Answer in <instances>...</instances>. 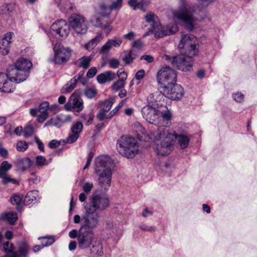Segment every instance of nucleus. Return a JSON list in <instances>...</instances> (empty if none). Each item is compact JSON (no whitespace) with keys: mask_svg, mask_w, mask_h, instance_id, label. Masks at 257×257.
<instances>
[{"mask_svg":"<svg viewBox=\"0 0 257 257\" xmlns=\"http://www.w3.org/2000/svg\"><path fill=\"white\" fill-rule=\"evenodd\" d=\"M71 238H77L78 247L81 249L89 248L91 257H101L103 254L102 244L99 241H93L94 232L87 231L81 229H74L69 232Z\"/></svg>","mask_w":257,"mask_h":257,"instance_id":"nucleus-1","label":"nucleus"},{"mask_svg":"<svg viewBox=\"0 0 257 257\" xmlns=\"http://www.w3.org/2000/svg\"><path fill=\"white\" fill-rule=\"evenodd\" d=\"M94 170L98 176V183L100 187L107 190L111 184L113 161L108 155H101L95 159Z\"/></svg>","mask_w":257,"mask_h":257,"instance_id":"nucleus-2","label":"nucleus"},{"mask_svg":"<svg viewBox=\"0 0 257 257\" xmlns=\"http://www.w3.org/2000/svg\"><path fill=\"white\" fill-rule=\"evenodd\" d=\"M143 117L149 123L162 127L169 123L171 118V113L165 106L164 109H159L149 103L142 109Z\"/></svg>","mask_w":257,"mask_h":257,"instance_id":"nucleus-3","label":"nucleus"},{"mask_svg":"<svg viewBox=\"0 0 257 257\" xmlns=\"http://www.w3.org/2000/svg\"><path fill=\"white\" fill-rule=\"evenodd\" d=\"M154 148L158 155L167 156L174 149V135L167 128L159 127L154 140Z\"/></svg>","mask_w":257,"mask_h":257,"instance_id":"nucleus-4","label":"nucleus"},{"mask_svg":"<svg viewBox=\"0 0 257 257\" xmlns=\"http://www.w3.org/2000/svg\"><path fill=\"white\" fill-rule=\"evenodd\" d=\"M197 14L194 7L188 6L186 0H179L178 10L173 12L174 18L189 31L193 30L194 22L202 19L197 17Z\"/></svg>","mask_w":257,"mask_h":257,"instance_id":"nucleus-5","label":"nucleus"},{"mask_svg":"<svg viewBox=\"0 0 257 257\" xmlns=\"http://www.w3.org/2000/svg\"><path fill=\"white\" fill-rule=\"evenodd\" d=\"M32 67V63L30 61L21 58L17 60L14 65L8 67L9 75L11 77H15L16 83H21L29 76V71Z\"/></svg>","mask_w":257,"mask_h":257,"instance_id":"nucleus-6","label":"nucleus"},{"mask_svg":"<svg viewBox=\"0 0 257 257\" xmlns=\"http://www.w3.org/2000/svg\"><path fill=\"white\" fill-rule=\"evenodd\" d=\"M116 149L122 156L133 158L138 153L139 146L134 138L123 136L117 140Z\"/></svg>","mask_w":257,"mask_h":257,"instance_id":"nucleus-7","label":"nucleus"},{"mask_svg":"<svg viewBox=\"0 0 257 257\" xmlns=\"http://www.w3.org/2000/svg\"><path fill=\"white\" fill-rule=\"evenodd\" d=\"M110 201L107 195L103 193H93L89 199V202L85 206L87 209L93 212L97 210H104L109 206Z\"/></svg>","mask_w":257,"mask_h":257,"instance_id":"nucleus-8","label":"nucleus"},{"mask_svg":"<svg viewBox=\"0 0 257 257\" xmlns=\"http://www.w3.org/2000/svg\"><path fill=\"white\" fill-rule=\"evenodd\" d=\"M196 44V38L194 36L183 35L182 36L178 48L182 55L196 56L198 53Z\"/></svg>","mask_w":257,"mask_h":257,"instance_id":"nucleus-9","label":"nucleus"},{"mask_svg":"<svg viewBox=\"0 0 257 257\" xmlns=\"http://www.w3.org/2000/svg\"><path fill=\"white\" fill-rule=\"evenodd\" d=\"M85 209V212L81 217L79 229L94 232V230L99 224L100 215L98 212H93L87 209Z\"/></svg>","mask_w":257,"mask_h":257,"instance_id":"nucleus-10","label":"nucleus"},{"mask_svg":"<svg viewBox=\"0 0 257 257\" xmlns=\"http://www.w3.org/2000/svg\"><path fill=\"white\" fill-rule=\"evenodd\" d=\"M194 56L189 55H181L169 58L166 56V59L169 60L172 64L179 70L184 72L190 71L192 69L194 61L193 57Z\"/></svg>","mask_w":257,"mask_h":257,"instance_id":"nucleus-11","label":"nucleus"},{"mask_svg":"<svg viewBox=\"0 0 257 257\" xmlns=\"http://www.w3.org/2000/svg\"><path fill=\"white\" fill-rule=\"evenodd\" d=\"M177 74L176 71L169 66L164 67L157 73L158 83L165 88V86H170L175 84Z\"/></svg>","mask_w":257,"mask_h":257,"instance_id":"nucleus-12","label":"nucleus"},{"mask_svg":"<svg viewBox=\"0 0 257 257\" xmlns=\"http://www.w3.org/2000/svg\"><path fill=\"white\" fill-rule=\"evenodd\" d=\"M70 28L78 34H84L87 31L88 27L85 18L78 14H72L69 19Z\"/></svg>","mask_w":257,"mask_h":257,"instance_id":"nucleus-13","label":"nucleus"},{"mask_svg":"<svg viewBox=\"0 0 257 257\" xmlns=\"http://www.w3.org/2000/svg\"><path fill=\"white\" fill-rule=\"evenodd\" d=\"M53 61L56 64H62L66 63L71 56V50L68 47H64L61 43H56L53 47Z\"/></svg>","mask_w":257,"mask_h":257,"instance_id":"nucleus-14","label":"nucleus"},{"mask_svg":"<svg viewBox=\"0 0 257 257\" xmlns=\"http://www.w3.org/2000/svg\"><path fill=\"white\" fill-rule=\"evenodd\" d=\"M7 73L0 72V91L4 93H10L14 91L15 82V77L9 75V69L8 68Z\"/></svg>","mask_w":257,"mask_h":257,"instance_id":"nucleus-15","label":"nucleus"},{"mask_svg":"<svg viewBox=\"0 0 257 257\" xmlns=\"http://www.w3.org/2000/svg\"><path fill=\"white\" fill-rule=\"evenodd\" d=\"M164 94L167 98L174 100H180L184 94L183 88L178 84L165 86Z\"/></svg>","mask_w":257,"mask_h":257,"instance_id":"nucleus-16","label":"nucleus"},{"mask_svg":"<svg viewBox=\"0 0 257 257\" xmlns=\"http://www.w3.org/2000/svg\"><path fill=\"white\" fill-rule=\"evenodd\" d=\"M69 30V24H68L66 21L63 19L56 21L51 26V32L55 33L63 39L68 36Z\"/></svg>","mask_w":257,"mask_h":257,"instance_id":"nucleus-17","label":"nucleus"},{"mask_svg":"<svg viewBox=\"0 0 257 257\" xmlns=\"http://www.w3.org/2000/svg\"><path fill=\"white\" fill-rule=\"evenodd\" d=\"M146 21L150 24L151 27L149 28L148 32H147L144 36L146 37L149 35L150 33H154L155 36L156 33L161 29V24L159 21L158 17L154 13L149 12L148 13L145 17Z\"/></svg>","mask_w":257,"mask_h":257,"instance_id":"nucleus-18","label":"nucleus"},{"mask_svg":"<svg viewBox=\"0 0 257 257\" xmlns=\"http://www.w3.org/2000/svg\"><path fill=\"white\" fill-rule=\"evenodd\" d=\"M70 115L59 114L52 117L44 125V127L48 126H55L57 127H61L65 122L70 121Z\"/></svg>","mask_w":257,"mask_h":257,"instance_id":"nucleus-19","label":"nucleus"},{"mask_svg":"<svg viewBox=\"0 0 257 257\" xmlns=\"http://www.w3.org/2000/svg\"><path fill=\"white\" fill-rule=\"evenodd\" d=\"M66 110L80 112L84 108L83 101L82 99L69 98L68 102L64 105Z\"/></svg>","mask_w":257,"mask_h":257,"instance_id":"nucleus-20","label":"nucleus"},{"mask_svg":"<svg viewBox=\"0 0 257 257\" xmlns=\"http://www.w3.org/2000/svg\"><path fill=\"white\" fill-rule=\"evenodd\" d=\"M13 36V32H8L0 39V52L2 55H6L9 53L11 40Z\"/></svg>","mask_w":257,"mask_h":257,"instance_id":"nucleus-21","label":"nucleus"},{"mask_svg":"<svg viewBox=\"0 0 257 257\" xmlns=\"http://www.w3.org/2000/svg\"><path fill=\"white\" fill-rule=\"evenodd\" d=\"M84 74V71L79 73L71 79L61 89L62 93H67L71 92L76 87L77 82L80 80Z\"/></svg>","mask_w":257,"mask_h":257,"instance_id":"nucleus-22","label":"nucleus"},{"mask_svg":"<svg viewBox=\"0 0 257 257\" xmlns=\"http://www.w3.org/2000/svg\"><path fill=\"white\" fill-rule=\"evenodd\" d=\"M156 33L155 37L162 38L166 36H169L175 34L178 30V27L176 24H169L166 27H163L161 25V29Z\"/></svg>","mask_w":257,"mask_h":257,"instance_id":"nucleus-23","label":"nucleus"},{"mask_svg":"<svg viewBox=\"0 0 257 257\" xmlns=\"http://www.w3.org/2000/svg\"><path fill=\"white\" fill-rule=\"evenodd\" d=\"M122 6V0H116L107 7L104 4L100 5V9L102 16H109L112 11L119 9Z\"/></svg>","mask_w":257,"mask_h":257,"instance_id":"nucleus-24","label":"nucleus"},{"mask_svg":"<svg viewBox=\"0 0 257 257\" xmlns=\"http://www.w3.org/2000/svg\"><path fill=\"white\" fill-rule=\"evenodd\" d=\"M30 247L28 243L25 242H21L18 246V249L17 251L12 252L10 257H27L29 254Z\"/></svg>","mask_w":257,"mask_h":257,"instance_id":"nucleus-25","label":"nucleus"},{"mask_svg":"<svg viewBox=\"0 0 257 257\" xmlns=\"http://www.w3.org/2000/svg\"><path fill=\"white\" fill-rule=\"evenodd\" d=\"M17 168L24 172L33 165V161L29 158H23L17 159L15 162Z\"/></svg>","mask_w":257,"mask_h":257,"instance_id":"nucleus-26","label":"nucleus"},{"mask_svg":"<svg viewBox=\"0 0 257 257\" xmlns=\"http://www.w3.org/2000/svg\"><path fill=\"white\" fill-rule=\"evenodd\" d=\"M173 135H174V140H177V144L180 149H184L188 147L190 141L189 136L184 134H173Z\"/></svg>","mask_w":257,"mask_h":257,"instance_id":"nucleus-27","label":"nucleus"},{"mask_svg":"<svg viewBox=\"0 0 257 257\" xmlns=\"http://www.w3.org/2000/svg\"><path fill=\"white\" fill-rule=\"evenodd\" d=\"M115 77L114 73L111 71H106L101 73L97 76V80L100 84H103L106 82L111 81Z\"/></svg>","mask_w":257,"mask_h":257,"instance_id":"nucleus-28","label":"nucleus"},{"mask_svg":"<svg viewBox=\"0 0 257 257\" xmlns=\"http://www.w3.org/2000/svg\"><path fill=\"white\" fill-rule=\"evenodd\" d=\"M0 219L3 221H8L10 224L14 225L18 219V216L17 213L14 212L3 213Z\"/></svg>","mask_w":257,"mask_h":257,"instance_id":"nucleus-29","label":"nucleus"},{"mask_svg":"<svg viewBox=\"0 0 257 257\" xmlns=\"http://www.w3.org/2000/svg\"><path fill=\"white\" fill-rule=\"evenodd\" d=\"M93 55H91L89 56H83L78 59L75 62V65L78 67H83L85 70L89 66L90 61L93 58Z\"/></svg>","mask_w":257,"mask_h":257,"instance_id":"nucleus-30","label":"nucleus"},{"mask_svg":"<svg viewBox=\"0 0 257 257\" xmlns=\"http://www.w3.org/2000/svg\"><path fill=\"white\" fill-rule=\"evenodd\" d=\"M39 197V192L37 190H32L28 192L24 199V203L30 205L34 201H36Z\"/></svg>","mask_w":257,"mask_h":257,"instance_id":"nucleus-31","label":"nucleus"},{"mask_svg":"<svg viewBox=\"0 0 257 257\" xmlns=\"http://www.w3.org/2000/svg\"><path fill=\"white\" fill-rule=\"evenodd\" d=\"M103 39V36L101 34H98L96 36L91 40L88 43L85 45V48L90 51L92 50Z\"/></svg>","mask_w":257,"mask_h":257,"instance_id":"nucleus-32","label":"nucleus"},{"mask_svg":"<svg viewBox=\"0 0 257 257\" xmlns=\"http://www.w3.org/2000/svg\"><path fill=\"white\" fill-rule=\"evenodd\" d=\"M12 165L7 161H4L0 165V178L5 177L8 174V171L11 169Z\"/></svg>","mask_w":257,"mask_h":257,"instance_id":"nucleus-33","label":"nucleus"},{"mask_svg":"<svg viewBox=\"0 0 257 257\" xmlns=\"http://www.w3.org/2000/svg\"><path fill=\"white\" fill-rule=\"evenodd\" d=\"M15 9V4L14 3L5 4L2 7L1 14L3 15H9L11 16Z\"/></svg>","mask_w":257,"mask_h":257,"instance_id":"nucleus-34","label":"nucleus"},{"mask_svg":"<svg viewBox=\"0 0 257 257\" xmlns=\"http://www.w3.org/2000/svg\"><path fill=\"white\" fill-rule=\"evenodd\" d=\"M38 239L41 240V244L44 247L50 246L55 240L54 236L52 235L41 236L38 238Z\"/></svg>","mask_w":257,"mask_h":257,"instance_id":"nucleus-35","label":"nucleus"},{"mask_svg":"<svg viewBox=\"0 0 257 257\" xmlns=\"http://www.w3.org/2000/svg\"><path fill=\"white\" fill-rule=\"evenodd\" d=\"M56 105L50 106L48 101H44L40 104L38 110L40 113H48L49 110H53V108H56Z\"/></svg>","mask_w":257,"mask_h":257,"instance_id":"nucleus-36","label":"nucleus"},{"mask_svg":"<svg viewBox=\"0 0 257 257\" xmlns=\"http://www.w3.org/2000/svg\"><path fill=\"white\" fill-rule=\"evenodd\" d=\"M108 111H105L104 109H100L97 114H96L97 119L100 121H102L105 119H110L112 117V116H110V112L108 113Z\"/></svg>","mask_w":257,"mask_h":257,"instance_id":"nucleus-37","label":"nucleus"},{"mask_svg":"<svg viewBox=\"0 0 257 257\" xmlns=\"http://www.w3.org/2000/svg\"><path fill=\"white\" fill-rule=\"evenodd\" d=\"M2 183L4 185H8L11 183L13 184L19 185V182L15 179L12 178L8 174L1 178Z\"/></svg>","mask_w":257,"mask_h":257,"instance_id":"nucleus-38","label":"nucleus"},{"mask_svg":"<svg viewBox=\"0 0 257 257\" xmlns=\"http://www.w3.org/2000/svg\"><path fill=\"white\" fill-rule=\"evenodd\" d=\"M83 125L81 121H77L74 123L71 127V131L72 133H77V135H80V133L83 130Z\"/></svg>","mask_w":257,"mask_h":257,"instance_id":"nucleus-39","label":"nucleus"},{"mask_svg":"<svg viewBox=\"0 0 257 257\" xmlns=\"http://www.w3.org/2000/svg\"><path fill=\"white\" fill-rule=\"evenodd\" d=\"M99 104L103 106V107L101 108V109H104L105 111H109L113 104V101L112 99H108L105 100L103 102L99 101Z\"/></svg>","mask_w":257,"mask_h":257,"instance_id":"nucleus-40","label":"nucleus"},{"mask_svg":"<svg viewBox=\"0 0 257 257\" xmlns=\"http://www.w3.org/2000/svg\"><path fill=\"white\" fill-rule=\"evenodd\" d=\"M135 59L134 52L131 50L127 54L123 57L122 60L126 65H128L132 63Z\"/></svg>","mask_w":257,"mask_h":257,"instance_id":"nucleus-41","label":"nucleus"},{"mask_svg":"<svg viewBox=\"0 0 257 257\" xmlns=\"http://www.w3.org/2000/svg\"><path fill=\"white\" fill-rule=\"evenodd\" d=\"M140 229L143 231L151 232H155L156 230V227L154 225H150L145 223H142L139 225Z\"/></svg>","mask_w":257,"mask_h":257,"instance_id":"nucleus-42","label":"nucleus"},{"mask_svg":"<svg viewBox=\"0 0 257 257\" xmlns=\"http://www.w3.org/2000/svg\"><path fill=\"white\" fill-rule=\"evenodd\" d=\"M85 96L89 98H94L97 94V91L95 88H87L84 91Z\"/></svg>","mask_w":257,"mask_h":257,"instance_id":"nucleus-43","label":"nucleus"},{"mask_svg":"<svg viewBox=\"0 0 257 257\" xmlns=\"http://www.w3.org/2000/svg\"><path fill=\"white\" fill-rule=\"evenodd\" d=\"M14 246L12 243H10L9 241H7L4 243L2 250L7 253L9 257L10 255L12 254V252L14 251L13 250Z\"/></svg>","mask_w":257,"mask_h":257,"instance_id":"nucleus-44","label":"nucleus"},{"mask_svg":"<svg viewBox=\"0 0 257 257\" xmlns=\"http://www.w3.org/2000/svg\"><path fill=\"white\" fill-rule=\"evenodd\" d=\"M34 133V128L32 125H26L24 129V136L25 138H28L32 136Z\"/></svg>","mask_w":257,"mask_h":257,"instance_id":"nucleus-45","label":"nucleus"},{"mask_svg":"<svg viewBox=\"0 0 257 257\" xmlns=\"http://www.w3.org/2000/svg\"><path fill=\"white\" fill-rule=\"evenodd\" d=\"M125 86L124 81L119 79L118 80L115 82L112 86V88L113 90L115 91H117L123 88Z\"/></svg>","mask_w":257,"mask_h":257,"instance_id":"nucleus-46","label":"nucleus"},{"mask_svg":"<svg viewBox=\"0 0 257 257\" xmlns=\"http://www.w3.org/2000/svg\"><path fill=\"white\" fill-rule=\"evenodd\" d=\"M232 97L236 102L242 103L244 101V95L241 92L237 91L232 94Z\"/></svg>","mask_w":257,"mask_h":257,"instance_id":"nucleus-47","label":"nucleus"},{"mask_svg":"<svg viewBox=\"0 0 257 257\" xmlns=\"http://www.w3.org/2000/svg\"><path fill=\"white\" fill-rule=\"evenodd\" d=\"M28 148V144L24 141H20L17 143V150L18 151L24 152Z\"/></svg>","mask_w":257,"mask_h":257,"instance_id":"nucleus-48","label":"nucleus"},{"mask_svg":"<svg viewBox=\"0 0 257 257\" xmlns=\"http://www.w3.org/2000/svg\"><path fill=\"white\" fill-rule=\"evenodd\" d=\"M108 41L110 42V44L111 48L113 46L115 47H118L122 43V39L120 37H114L112 39L108 40Z\"/></svg>","mask_w":257,"mask_h":257,"instance_id":"nucleus-49","label":"nucleus"},{"mask_svg":"<svg viewBox=\"0 0 257 257\" xmlns=\"http://www.w3.org/2000/svg\"><path fill=\"white\" fill-rule=\"evenodd\" d=\"M23 199L22 198L18 195H14L11 198V202L13 205H17L19 206L22 203Z\"/></svg>","mask_w":257,"mask_h":257,"instance_id":"nucleus-50","label":"nucleus"},{"mask_svg":"<svg viewBox=\"0 0 257 257\" xmlns=\"http://www.w3.org/2000/svg\"><path fill=\"white\" fill-rule=\"evenodd\" d=\"M110 42L108 40L103 45L99 50V53L102 54H105L108 53L110 49L111 48L110 44Z\"/></svg>","mask_w":257,"mask_h":257,"instance_id":"nucleus-51","label":"nucleus"},{"mask_svg":"<svg viewBox=\"0 0 257 257\" xmlns=\"http://www.w3.org/2000/svg\"><path fill=\"white\" fill-rule=\"evenodd\" d=\"M99 27L104 30L107 36L109 34L112 29V26L109 22H106L105 24H100Z\"/></svg>","mask_w":257,"mask_h":257,"instance_id":"nucleus-52","label":"nucleus"},{"mask_svg":"<svg viewBox=\"0 0 257 257\" xmlns=\"http://www.w3.org/2000/svg\"><path fill=\"white\" fill-rule=\"evenodd\" d=\"M93 187L92 183L89 182H86L84 183L82 186L83 191L86 194L89 193Z\"/></svg>","mask_w":257,"mask_h":257,"instance_id":"nucleus-53","label":"nucleus"},{"mask_svg":"<svg viewBox=\"0 0 257 257\" xmlns=\"http://www.w3.org/2000/svg\"><path fill=\"white\" fill-rule=\"evenodd\" d=\"M46 159L42 156H37L36 157V164L38 166L42 167L46 165Z\"/></svg>","mask_w":257,"mask_h":257,"instance_id":"nucleus-54","label":"nucleus"},{"mask_svg":"<svg viewBox=\"0 0 257 257\" xmlns=\"http://www.w3.org/2000/svg\"><path fill=\"white\" fill-rule=\"evenodd\" d=\"M80 135H77V133H72L66 139V142L69 144H72L75 142L79 138Z\"/></svg>","mask_w":257,"mask_h":257,"instance_id":"nucleus-55","label":"nucleus"},{"mask_svg":"<svg viewBox=\"0 0 257 257\" xmlns=\"http://www.w3.org/2000/svg\"><path fill=\"white\" fill-rule=\"evenodd\" d=\"M128 4L134 10L140 9L142 7L141 4H139V1L138 0H130Z\"/></svg>","mask_w":257,"mask_h":257,"instance_id":"nucleus-56","label":"nucleus"},{"mask_svg":"<svg viewBox=\"0 0 257 257\" xmlns=\"http://www.w3.org/2000/svg\"><path fill=\"white\" fill-rule=\"evenodd\" d=\"M109 67L112 69H115L118 67L120 64L119 61L115 58H111L108 62Z\"/></svg>","mask_w":257,"mask_h":257,"instance_id":"nucleus-57","label":"nucleus"},{"mask_svg":"<svg viewBox=\"0 0 257 257\" xmlns=\"http://www.w3.org/2000/svg\"><path fill=\"white\" fill-rule=\"evenodd\" d=\"M31 177L29 178V181L33 184H38L40 182V177L36 176L35 173H31Z\"/></svg>","mask_w":257,"mask_h":257,"instance_id":"nucleus-58","label":"nucleus"},{"mask_svg":"<svg viewBox=\"0 0 257 257\" xmlns=\"http://www.w3.org/2000/svg\"><path fill=\"white\" fill-rule=\"evenodd\" d=\"M117 74L120 80L125 81L127 78V74L123 69H119L117 72Z\"/></svg>","mask_w":257,"mask_h":257,"instance_id":"nucleus-59","label":"nucleus"},{"mask_svg":"<svg viewBox=\"0 0 257 257\" xmlns=\"http://www.w3.org/2000/svg\"><path fill=\"white\" fill-rule=\"evenodd\" d=\"M97 73V69L95 67L90 68L86 73V76L88 78L93 77Z\"/></svg>","mask_w":257,"mask_h":257,"instance_id":"nucleus-60","label":"nucleus"},{"mask_svg":"<svg viewBox=\"0 0 257 257\" xmlns=\"http://www.w3.org/2000/svg\"><path fill=\"white\" fill-rule=\"evenodd\" d=\"M82 94V90L80 89H78L76 90L71 95L70 98H78V99H81L80 98Z\"/></svg>","mask_w":257,"mask_h":257,"instance_id":"nucleus-61","label":"nucleus"},{"mask_svg":"<svg viewBox=\"0 0 257 257\" xmlns=\"http://www.w3.org/2000/svg\"><path fill=\"white\" fill-rule=\"evenodd\" d=\"M48 116V113H40V114L38 115L37 120L39 122H43L46 119Z\"/></svg>","mask_w":257,"mask_h":257,"instance_id":"nucleus-62","label":"nucleus"},{"mask_svg":"<svg viewBox=\"0 0 257 257\" xmlns=\"http://www.w3.org/2000/svg\"><path fill=\"white\" fill-rule=\"evenodd\" d=\"M34 139H35V142L38 145V149L40 151L44 152V145L43 143L40 141V140L37 136H35Z\"/></svg>","mask_w":257,"mask_h":257,"instance_id":"nucleus-63","label":"nucleus"},{"mask_svg":"<svg viewBox=\"0 0 257 257\" xmlns=\"http://www.w3.org/2000/svg\"><path fill=\"white\" fill-rule=\"evenodd\" d=\"M60 143L56 140L51 141L48 144V146L51 149H55L60 145Z\"/></svg>","mask_w":257,"mask_h":257,"instance_id":"nucleus-64","label":"nucleus"}]
</instances>
